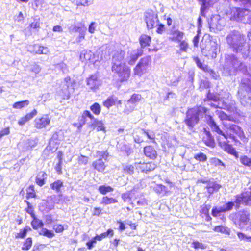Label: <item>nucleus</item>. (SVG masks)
Segmentation results:
<instances>
[{"label":"nucleus","instance_id":"f257e3e1","mask_svg":"<svg viewBox=\"0 0 251 251\" xmlns=\"http://www.w3.org/2000/svg\"><path fill=\"white\" fill-rule=\"evenodd\" d=\"M205 118L207 124L211 127V129L216 132L217 134L221 135L223 137V139L227 140L228 138H229L233 140H235L234 134L237 135L240 138L244 136L243 131L241 128L237 125H231L227 123L226 122H223V125L224 127L227 129L226 134L223 132L219 128V126L214 121L212 117L210 115H206Z\"/></svg>","mask_w":251,"mask_h":251},{"label":"nucleus","instance_id":"f03ea898","mask_svg":"<svg viewBox=\"0 0 251 251\" xmlns=\"http://www.w3.org/2000/svg\"><path fill=\"white\" fill-rule=\"evenodd\" d=\"M226 42L233 50L236 53H241L243 58L249 56V47L246 44L245 36L239 31L233 30L226 37Z\"/></svg>","mask_w":251,"mask_h":251},{"label":"nucleus","instance_id":"7ed1b4c3","mask_svg":"<svg viewBox=\"0 0 251 251\" xmlns=\"http://www.w3.org/2000/svg\"><path fill=\"white\" fill-rule=\"evenodd\" d=\"M240 72L244 74L247 72V66L235 55H226L223 66V73L226 75H235Z\"/></svg>","mask_w":251,"mask_h":251},{"label":"nucleus","instance_id":"20e7f679","mask_svg":"<svg viewBox=\"0 0 251 251\" xmlns=\"http://www.w3.org/2000/svg\"><path fill=\"white\" fill-rule=\"evenodd\" d=\"M206 112V108L201 106L188 110L185 120L186 125L189 128H192L198 124L200 117L202 116Z\"/></svg>","mask_w":251,"mask_h":251},{"label":"nucleus","instance_id":"39448f33","mask_svg":"<svg viewBox=\"0 0 251 251\" xmlns=\"http://www.w3.org/2000/svg\"><path fill=\"white\" fill-rule=\"evenodd\" d=\"M238 95L241 102L248 103L251 101V80L248 78H243L238 90Z\"/></svg>","mask_w":251,"mask_h":251},{"label":"nucleus","instance_id":"423d86ee","mask_svg":"<svg viewBox=\"0 0 251 251\" xmlns=\"http://www.w3.org/2000/svg\"><path fill=\"white\" fill-rule=\"evenodd\" d=\"M112 71L116 75L120 81H126L130 75V69L125 62L122 64L112 65Z\"/></svg>","mask_w":251,"mask_h":251},{"label":"nucleus","instance_id":"0eeeda50","mask_svg":"<svg viewBox=\"0 0 251 251\" xmlns=\"http://www.w3.org/2000/svg\"><path fill=\"white\" fill-rule=\"evenodd\" d=\"M225 25V20L219 15H216L211 18L209 22L210 30L211 32L217 33L221 31Z\"/></svg>","mask_w":251,"mask_h":251},{"label":"nucleus","instance_id":"6e6552de","mask_svg":"<svg viewBox=\"0 0 251 251\" xmlns=\"http://www.w3.org/2000/svg\"><path fill=\"white\" fill-rule=\"evenodd\" d=\"M150 62L151 58L149 56L142 58L134 68V75L141 76L143 74L146 73Z\"/></svg>","mask_w":251,"mask_h":251},{"label":"nucleus","instance_id":"1a4fd4ad","mask_svg":"<svg viewBox=\"0 0 251 251\" xmlns=\"http://www.w3.org/2000/svg\"><path fill=\"white\" fill-rule=\"evenodd\" d=\"M145 20L148 29L156 27L159 23L157 14L152 10L148 11L145 13Z\"/></svg>","mask_w":251,"mask_h":251},{"label":"nucleus","instance_id":"9d476101","mask_svg":"<svg viewBox=\"0 0 251 251\" xmlns=\"http://www.w3.org/2000/svg\"><path fill=\"white\" fill-rule=\"evenodd\" d=\"M249 215V212L247 211H240L237 213L234 219V224L238 226L240 228H243L250 220Z\"/></svg>","mask_w":251,"mask_h":251},{"label":"nucleus","instance_id":"9b49d317","mask_svg":"<svg viewBox=\"0 0 251 251\" xmlns=\"http://www.w3.org/2000/svg\"><path fill=\"white\" fill-rule=\"evenodd\" d=\"M143 51L141 49L130 50L127 51L125 60L130 65L135 64L138 57L142 55Z\"/></svg>","mask_w":251,"mask_h":251},{"label":"nucleus","instance_id":"f8f14e48","mask_svg":"<svg viewBox=\"0 0 251 251\" xmlns=\"http://www.w3.org/2000/svg\"><path fill=\"white\" fill-rule=\"evenodd\" d=\"M235 202L237 208H239V205L240 204L250 205L251 204V191H246L240 195L237 196Z\"/></svg>","mask_w":251,"mask_h":251},{"label":"nucleus","instance_id":"ddd939ff","mask_svg":"<svg viewBox=\"0 0 251 251\" xmlns=\"http://www.w3.org/2000/svg\"><path fill=\"white\" fill-rule=\"evenodd\" d=\"M134 166L139 172L145 173L154 170L156 167V164L152 162H136Z\"/></svg>","mask_w":251,"mask_h":251},{"label":"nucleus","instance_id":"4468645a","mask_svg":"<svg viewBox=\"0 0 251 251\" xmlns=\"http://www.w3.org/2000/svg\"><path fill=\"white\" fill-rule=\"evenodd\" d=\"M125 56V52L121 49H116L112 53V65L122 64Z\"/></svg>","mask_w":251,"mask_h":251},{"label":"nucleus","instance_id":"2eb2a0df","mask_svg":"<svg viewBox=\"0 0 251 251\" xmlns=\"http://www.w3.org/2000/svg\"><path fill=\"white\" fill-rule=\"evenodd\" d=\"M101 81L96 75H91L87 80V85L89 89L95 91L101 85Z\"/></svg>","mask_w":251,"mask_h":251},{"label":"nucleus","instance_id":"dca6fc26","mask_svg":"<svg viewBox=\"0 0 251 251\" xmlns=\"http://www.w3.org/2000/svg\"><path fill=\"white\" fill-rule=\"evenodd\" d=\"M50 122V118L48 115H44L40 118H36L34 121V126L37 129L46 128Z\"/></svg>","mask_w":251,"mask_h":251},{"label":"nucleus","instance_id":"f3484780","mask_svg":"<svg viewBox=\"0 0 251 251\" xmlns=\"http://www.w3.org/2000/svg\"><path fill=\"white\" fill-rule=\"evenodd\" d=\"M72 86V83L71 81L70 77H66L64 78V81L61 83V90L62 91L63 95L62 98L65 99H68L70 97V92L69 88Z\"/></svg>","mask_w":251,"mask_h":251},{"label":"nucleus","instance_id":"a211bd4d","mask_svg":"<svg viewBox=\"0 0 251 251\" xmlns=\"http://www.w3.org/2000/svg\"><path fill=\"white\" fill-rule=\"evenodd\" d=\"M205 50L208 51L209 55L215 58L216 57L217 53L219 50L218 44L215 41H210L209 44L205 47Z\"/></svg>","mask_w":251,"mask_h":251},{"label":"nucleus","instance_id":"6ab92c4d","mask_svg":"<svg viewBox=\"0 0 251 251\" xmlns=\"http://www.w3.org/2000/svg\"><path fill=\"white\" fill-rule=\"evenodd\" d=\"M30 51L32 53L38 54H48L49 52V49L46 47L40 46L38 44L34 45L29 47Z\"/></svg>","mask_w":251,"mask_h":251},{"label":"nucleus","instance_id":"aec40b11","mask_svg":"<svg viewBox=\"0 0 251 251\" xmlns=\"http://www.w3.org/2000/svg\"><path fill=\"white\" fill-rule=\"evenodd\" d=\"M170 35L171 36L169 37L170 40L178 42L183 39L184 33L178 30H175L171 31Z\"/></svg>","mask_w":251,"mask_h":251},{"label":"nucleus","instance_id":"412c9836","mask_svg":"<svg viewBox=\"0 0 251 251\" xmlns=\"http://www.w3.org/2000/svg\"><path fill=\"white\" fill-rule=\"evenodd\" d=\"M219 140L220 145L223 149H224L225 151L232 155H235L236 153V150L232 147V146L228 144V141L227 140L221 141L220 139H219Z\"/></svg>","mask_w":251,"mask_h":251},{"label":"nucleus","instance_id":"4be33fe9","mask_svg":"<svg viewBox=\"0 0 251 251\" xmlns=\"http://www.w3.org/2000/svg\"><path fill=\"white\" fill-rule=\"evenodd\" d=\"M117 103L119 105L121 104V100H118V98L114 96L108 97L103 102V105L107 108Z\"/></svg>","mask_w":251,"mask_h":251},{"label":"nucleus","instance_id":"5701e85b","mask_svg":"<svg viewBox=\"0 0 251 251\" xmlns=\"http://www.w3.org/2000/svg\"><path fill=\"white\" fill-rule=\"evenodd\" d=\"M145 155L150 159H154L157 156V152L151 146H146L144 148Z\"/></svg>","mask_w":251,"mask_h":251},{"label":"nucleus","instance_id":"b1692460","mask_svg":"<svg viewBox=\"0 0 251 251\" xmlns=\"http://www.w3.org/2000/svg\"><path fill=\"white\" fill-rule=\"evenodd\" d=\"M37 114L36 110L34 109L31 112L27 114L25 116L21 118L19 121L18 124L20 126H23L25 123L32 119Z\"/></svg>","mask_w":251,"mask_h":251},{"label":"nucleus","instance_id":"393cba45","mask_svg":"<svg viewBox=\"0 0 251 251\" xmlns=\"http://www.w3.org/2000/svg\"><path fill=\"white\" fill-rule=\"evenodd\" d=\"M92 166L95 170L99 172H103L105 169L106 166L101 158H100L92 163Z\"/></svg>","mask_w":251,"mask_h":251},{"label":"nucleus","instance_id":"a878e982","mask_svg":"<svg viewBox=\"0 0 251 251\" xmlns=\"http://www.w3.org/2000/svg\"><path fill=\"white\" fill-rule=\"evenodd\" d=\"M202 141L207 146L213 147L214 146V140L209 131H205Z\"/></svg>","mask_w":251,"mask_h":251},{"label":"nucleus","instance_id":"bb28decb","mask_svg":"<svg viewBox=\"0 0 251 251\" xmlns=\"http://www.w3.org/2000/svg\"><path fill=\"white\" fill-rule=\"evenodd\" d=\"M251 11L247 9L239 8V19L238 22H241L245 23L246 22V17H248Z\"/></svg>","mask_w":251,"mask_h":251},{"label":"nucleus","instance_id":"cd10ccee","mask_svg":"<svg viewBox=\"0 0 251 251\" xmlns=\"http://www.w3.org/2000/svg\"><path fill=\"white\" fill-rule=\"evenodd\" d=\"M33 220L31 222V226L34 229H37L39 228H41L44 226L43 221L38 219L34 215L32 216Z\"/></svg>","mask_w":251,"mask_h":251},{"label":"nucleus","instance_id":"c85d7f7f","mask_svg":"<svg viewBox=\"0 0 251 251\" xmlns=\"http://www.w3.org/2000/svg\"><path fill=\"white\" fill-rule=\"evenodd\" d=\"M47 175L44 172H40L37 175L36 179V183L42 186L45 184V180L47 178Z\"/></svg>","mask_w":251,"mask_h":251},{"label":"nucleus","instance_id":"c756f323","mask_svg":"<svg viewBox=\"0 0 251 251\" xmlns=\"http://www.w3.org/2000/svg\"><path fill=\"white\" fill-rule=\"evenodd\" d=\"M93 56L92 52L89 50H83L80 55V59L81 61L84 62L90 60Z\"/></svg>","mask_w":251,"mask_h":251},{"label":"nucleus","instance_id":"7c9ffc66","mask_svg":"<svg viewBox=\"0 0 251 251\" xmlns=\"http://www.w3.org/2000/svg\"><path fill=\"white\" fill-rule=\"evenodd\" d=\"M151 42V38L146 35H142L140 38V44L142 48H144L150 45Z\"/></svg>","mask_w":251,"mask_h":251},{"label":"nucleus","instance_id":"2f4dec72","mask_svg":"<svg viewBox=\"0 0 251 251\" xmlns=\"http://www.w3.org/2000/svg\"><path fill=\"white\" fill-rule=\"evenodd\" d=\"M55 138V135H53L52 138L50 139L49 145L46 147L45 150H44V152L46 151H51V152H54L57 149V147L56 146V142L54 144V139Z\"/></svg>","mask_w":251,"mask_h":251},{"label":"nucleus","instance_id":"473e14b6","mask_svg":"<svg viewBox=\"0 0 251 251\" xmlns=\"http://www.w3.org/2000/svg\"><path fill=\"white\" fill-rule=\"evenodd\" d=\"M50 188L55 190L56 193L61 192V188L63 187V183L60 180L55 181L53 183L50 184Z\"/></svg>","mask_w":251,"mask_h":251},{"label":"nucleus","instance_id":"72a5a7b5","mask_svg":"<svg viewBox=\"0 0 251 251\" xmlns=\"http://www.w3.org/2000/svg\"><path fill=\"white\" fill-rule=\"evenodd\" d=\"M239 8L233 7L230 9L229 18L231 20L238 22L239 19Z\"/></svg>","mask_w":251,"mask_h":251},{"label":"nucleus","instance_id":"f704fd0d","mask_svg":"<svg viewBox=\"0 0 251 251\" xmlns=\"http://www.w3.org/2000/svg\"><path fill=\"white\" fill-rule=\"evenodd\" d=\"M216 114L218 116L220 119L221 121H232L233 120V118L231 117L228 116L225 113L221 110H216L215 111Z\"/></svg>","mask_w":251,"mask_h":251},{"label":"nucleus","instance_id":"c9c22d12","mask_svg":"<svg viewBox=\"0 0 251 251\" xmlns=\"http://www.w3.org/2000/svg\"><path fill=\"white\" fill-rule=\"evenodd\" d=\"M135 107V104H133V103L128 100L125 103V108L124 109V112L128 114L134 110Z\"/></svg>","mask_w":251,"mask_h":251},{"label":"nucleus","instance_id":"e433bc0d","mask_svg":"<svg viewBox=\"0 0 251 251\" xmlns=\"http://www.w3.org/2000/svg\"><path fill=\"white\" fill-rule=\"evenodd\" d=\"M114 232L113 230L111 229H109L107 230V232L102 233L100 235H96L95 238L96 240L101 241L103 239L108 237L109 235L110 236H112L113 235Z\"/></svg>","mask_w":251,"mask_h":251},{"label":"nucleus","instance_id":"4c0bfd02","mask_svg":"<svg viewBox=\"0 0 251 251\" xmlns=\"http://www.w3.org/2000/svg\"><path fill=\"white\" fill-rule=\"evenodd\" d=\"M179 43V50L178 51V53H180L181 52H187L189 48V45L187 42L185 40H182L181 41L178 42Z\"/></svg>","mask_w":251,"mask_h":251},{"label":"nucleus","instance_id":"58836bf2","mask_svg":"<svg viewBox=\"0 0 251 251\" xmlns=\"http://www.w3.org/2000/svg\"><path fill=\"white\" fill-rule=\"evenodd\" d=\"M213 230L217 232H220L228 235L230 234V229L226 226H217L214 227Z\"/></svg>","mask_w":251,"mask_h":251},{"label":"nucleus","instance_id":"ea45409f","mask_svg":"<svg viewBox=\"0 0 251 251\" xmlns=\"http://www.w3.org/2000/svg\"><path fill=\"white\" fill-rule=\"evenodd\" d=\"M29 104L28 100H25L24 101L16 102L13 105V107L15 109H22L25 106H27Z\"/></svg>","mask_w":251,"mask_h":251},{"label":"nucleus","instance_id":"a19ab883","mask_svg":"<svg viewBox=\"0 0 251 251\" xmlns=\"http://www.w3.org/2000/svg\"><path fill=\"white\" fill-rule=\"evenodd\" d=\"M240 161L243 165L251 169V158L246 155L241 156L240 158Z\"/></svg>","mask_w":251,"mask_h":251},{"label":"nucleus","instance_id":"79ce46f5","mask_svg":"<svg viewBox=\"0 0 251 251\" xmlns=\"http://www.w3.org/2000/svg\"><path fill=\"white\" fill-rule=\"evenodd\" d=\"M193 60L196 63L197 66L204 72L209 70V67L207 65H204L197 57H193Z\"/></svg>","mask_w":251,"mask_h":251},{"label":"nucleus","instance_id":"37998d69","mask_svg":"<svg viewBox=\"0 0 251 251\" xmlns=\"http://www.w3.org/2000/svg\"><path fill=\"white\" fill-rule=\"evenodd\" d=\"M212 0H201V15L204 16V10L207 8Z\"/></svg>","mask_w":251,"mask_h":251},{"label":"nucleus","instance_id":"c03bdc74","mask_svg":"<svg viewBox=\"0 0 251 251\" xmlns=\"http://www.w3.org/2000/svg\"><path fill=\"white\" fill-rule=\"evenodd\" d=\"M192 247L196 250H204L206 249L207 245L197 241H193L192 243Z\"/></svg>","mask_w":251,"mask_h":251},{"label":"nucleus","instance_id":"a18cd8bd","mask_svg":"<svg viewBox=\"0 0 251 251\" xmlns=\"http://www.w3.org/2000/svg\"><path fill=\"white\" fill-rule=\"evenodd\" d=\"M99 191L101 194L104 195L113 191V189L109 186L101 185L99 187Z\"/></svg>","mask_w":251,"mask_h":251},{"label":"nucleus","instance_id":"49530a36","mask_svg":"<svg viewBox=\"0 0 251 251\" xmlns=\"http://www.w3.org/2000/svg\"><path fill=\"white\" fill-rule=\"evenodd\" d=\"M91 110L93 112L94 114L95 115H99L101 111V106L98 103H95L90 107Z\"/></svg>","mask_w":251,"mask_h":251},{"label":"nucleus","instance_id":"de8ad7c7","mask_svg":"<svg viewBox=\"0 0 251 251\" xmlns=\"http://www.w3.org/2000/svg\"><path fill=\"white\" fill-rule=\"evenodd\" d=\"M82 118L84 119H85L86 118H89L90 120H92V123L94 122V120H96L93 116V115L90 113V111L88 110H85L83 112ZM85 123V120H84L82 124L84 125Z\"/></svg>","mask_w":251,"mask_h":251},{"label":"nucleus","instance_id":"09e8293b","mask_svg":"<svg viewBox=\"0 0 251 251\" xmlns=\"http://www.w3.org/2000/svg\"><path fill=\"white\" fill-rule=\"evenodd\" d=\"M92 125L97 127L98 131H104V125L101 121L98 120H94V122L92 123Z\"/></svg>","mask_w":251,"mask_h":251},{"label":"nucleus","instance_id":"8fccbe9b","mask_svg":"<svg viewBox=\"0 0 251 251\" xmlns=\"http://www.w3.org/2000/svg\"><path fill=\"white\" fill-rule=\"evenodd\" d=\"M40 235L46 236L49 238H51L54 236V234L52 231L48 230L46 228H43L39 233Z\"/></svg>","mask_w":251,"mask_h":251},{"label":"nucleus","instance_id":"3c124183","mask_svg":"<svg viewBox=\"0 0 251 251\" xmlns=\"http://www.w3.org/2000/svg\"><path fill=\"white\" fill-rule=\"evenodd\" d=\"M117 202V201L116 199L105 196L103 197L101 203L105 205H108L111 203H115Z\"/></svg>","mask_w":251,"mask_h":251},{"label":"nucleus","instance_id":"603ef678","mask_svg":"<svg viewBox=\"0 0 251 251\" xmlns=\"http://www.w3.org/2000/svg\"><path fill=\"white\" fill-rule=\"evenodd\" d=\"M154 191L158 194H165L167 192V188L162 184H159L154 188Z\"/></svg>","mask_w":251,"mask_h":251},{"label":"nucleus","instance_id":"864d4df0","mask_svg":"<svg viewBox=\"0 0 251 251\" xmlns=\"http://www.w3.org/2000/svg\"><path fill=\"white\" fill-rule=\"evenodd\" d=\"M141 99V96L138 94H134L131 96V98L128 100L131 102L133 103V104L136 105L138 103Z\"/></svg>","mask_w":251,"mask_h":251},{"label":"nucleus","instance_id":"5fc2aeb1","mask_svg":"<svg viewBox=\"0 0 251 251\" xmlns=\"http://www.w3.org/2000/svg\"><path fill=\"white\" fill-rule=\"evenodd\" d=\"M234 204L233 202H229L227 203L224 204L222 206H221L222 209H220L221 211H223V212H225L226 211L230 210L232 209Z\"/></svg>","mask_w":251,"mask_h":251},{"label":"nucleus","instance_id":"6e6d98bb","mask_svg":"<svg viewBox=\"0 0 251 251\" xmlns=\"http://www.w3.org/2000/svg\"><path fill=\"white\" fill-rule=\"evenodd\" d=\"M40 26V20L39 18L35 19L34 21L30 24V27L31 29H36L38 31Z\"/></svg>","mask_w":251,"mask_h":251},{"label":"nucleus","instance_id":"4d7b16f0","mask_svg":"<svg viewBox=\"0 0 251 251\" xmlns=\"http://www.w3.org/2000/svg\"><path fill=\"white\" fill-rule=\"evenodd\" d=\"M32 244V240L31 238H28L25 241V242L24 245L22 247V249L24 250H29Z\"/></svg>","mask_w":251,"mask_h":251},{"label":"nucleus","instance_id":"13d9d810","mask_svg":"<svg viewBox=\"0 0 251 251\" xmlns=\"http://www.w3.org/2000/svg\"><path fill=\"white\" fill-rule=\"evenodd\" d=\"M237 236L241 241L244 240L246 242H251V236H247L241 232H237Z\"/></svg>","mask_w":251,"mask_h":251},{"label":"nucleus","instance_id":"bf43d9fd","mask_svg":"<svg viewBox=\"0 0 251 251\" xmlns=\"http://www.w3.org/2000/svg\"><path fill=\"white\" fill-rule=\"evenodd\" d=\"M194 158L200 162H204L207 160V156L205 154L201 152L196 154L194 156Z\"/></svg>","mask_w":251,"mask_h":251},{"label":"nucleus","instance_id":"052dcab7","mask_svg":"<svg viewBox=\"0 0 251 251\" xmlns=\"http://www.w3.org/2000/svg\"><path fill=\"white\" fill-rule=\"evenodd\" d=\"M134 166L131 165H126L124 168V171L125 173L132 175L134 173Z\"/></svg>","mask_w":251,"mask_h":251},{"label":"nucleus","instance_id":"680f3d73","mask_svg":"<svg viewBox=\"0 0 251 251\" xmlns=\"http://www.w3.org/2000/svg\"><path fill=\"white\" fill-rule=\"evenodd\" d=\"M97 154L101 159L103 158L106 160L108 156V153L106 151H98Z\"/></svg>","mask_w":251,"mask_h":251},{"label":"nucleus","instance_id":"e2e57ef3","mask_svg":"<svg viewBox=\"0 0 251 251\" xmlns=\"http://www.w3.org/2000/svg\"><path fill=\"white\" fill-rule=\"evenodd\" d=\"M82 26H83V27L78 32L79 33V41L84 39L85 33L87 30L86 27H85L84 25H82Z\"/></svg>","mask_w":251,"mask_h":251},{"label":"nucleus","instance_id":"0e129e2a","mask_svg":"<svg viewBox=\"0 0 251 251\" xmlns=\"http://www.w3.org/2000/svg\"><path fill=\"white\" fill-rule=\"evenodd\" d=\"M208 184L215 191H218L221 187V185L217 183L216 182L209 181Z\"/></svg>","mask_w":251,"mask_h":251},{"label":"nucleus","instance_id":"69168bd1","mask_svg":"<svg viewBox=\"0 0 251 251\" xmlns=\"http://www.w3.org/2000/svg\"><path fill=\"white\" fill-rule=\"evenodd\" d=\"M210 208V205L204 204L201 206L200 212L203 214H207Z\"/></svg>","mask_w":251,"mask_h":251},{"label":"nucleus","instance_id":"338daca9","mask_svg":"<svg viewBox=\"0 0 251 251\" xmlns=\"http://www.w3.org/2000/svg\"><path fill=\"white\" fill-rule=\"evenodd\" d=\"M82 24H80L76 25H74L72 27H70V29L72 30L73 32H78L81 28L83 27L82 26Z\"/></svg>","mask_w":251,"mask_h":251},{"label":"nucleus","instance_id":"774afa93","mask_svg":"<svg viewBox=\"0 0 251 251\" xmlns=\"http://www.w3.org/2000/svg\"><path fill=\"white\" fill-rule=\"evenodd\" d=\"M221 209H222L221 206L219 208H217V207L213 208V209L212 210V215L214 217L218 216L219 214L220 213L223 212V211H221V210H220Z\"/></svg>","mask_w":251,"mask_h":251}]
</instances>
